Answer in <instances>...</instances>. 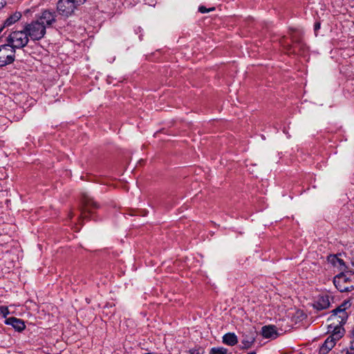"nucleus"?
<instances>
[{"label": "nucleus", "mask_w": 354, "mask_h": 354, "mask_svg": "<svg viewBox=\"0 0 354 354\" xmlns=\"http://www.w3.org/2000/svg\"><path fill=\"white\" fill-rule=\"evenodd\" d=\"M29 39L30 38L24 27L22 30L11 32L6 38L8 44L15 50V48L20 49L25 47Z\"/></svg>", "instance_id": "obj_1"}, {"label": "nucleus", "mask_w": 354, "mask_h": 354, "mask_svg": "<svg viewBox=\"0 0 354 354\" xmlns=\"http://www.w3.org/2000/svg\"><path fill=\"white\" fill-rule=\"evenodd\" d=\"M333 283L342 292L354 290V273H341L334 277Z\"/></svg>", "instance_id": "obj_2"}, {"label": "nucleus", "mask_w": 354, "mask_h": 354, "mask_svg": "<svg viewBox=\"0 0 354 354\" xmlns=\"http://www.w3.org/2000/svg\"><path fill=\"white\" fill-rule=\"evenodd\" d=\"M24 28L30 39L32 41L41 39L46 33L45 26L40 24L36 19L32 20L30 23L26 24Z\"/></svg>", "instance_id": "obj_3"}, {"label": "nucleus", "mask_w": 354, "mask_h": 354, "mask_svg": "<svg viewBox=\"0 0 354 354\" xmlns=\"http://www.w3.org/2000/svg\"><path fill=\"white\" fill-rule=\"evenodd\" d=\"M86 0H59L57 10L59 15L68 17L71 15L77 6L83 4Z\"/></svg>", "instance_id": "obj_4"}, {"label": "nucleus", "mask_w": 354, "mask_h": 354, "mask_svg": "<svg viewBox=\"0 0 354 354\" xmlns=\"http://www.w3.org/2000/svg\"><path fill=\"white\" fill-rule=\"evenodd\" d=\"M82 217H91L94 214V210L100 208V205L89 195L83 194L82 199Z\"/></svg>", "instance_id": "obj_5"}, {"label": "nucleus", "mask_w": 354, "mask_h": 354, "mask_svg": "<svg viewBox=\"0 0 354 354\" xmlns=\"http://www.w3.org/2000/svg\"><path fill=\"white\" fill-rule=\"evenodd\" d=\"M15 57V50L8 44L0 46V66L12 63Z\"/></svg>", "instance_id": "obj_6"}, {"label": "nucleus", "mask_w": 354, "mask_h": 354, "mask_svg": "<svg viewBox=\"0 0 354 354\" xmlns=\"http://www.w3.org/2000/svg\"><path fill=\"white\" fill-rule=\"evenodd\" d=\"M56 17L55 12L44 10L36 17V19L47 29L52 27L56 22Z\"/></svg>", "instance_id": "obj_7"}, {"label": "nucleus", "mask_w": 354, "mask_h": 354, "mask_svg": "<svg viewBox=\"0 0 354 354\" xmlns=\"http://www.w3.org/2000/svg\"><path fill=\"white\" fill-rule=\"evenodd\" d=\"M343 330L341 327H335L333 333L326 338L322 346L330 351L335 346L336 342L342 337Z\"/></svg>", "instance_id": "obj_8"}, {"label": "nucleus", "mask_w": 354, "mask_h": 354, "mask_svg": "<svg viewBox=\"0 0 354 354\" xmlns=\"http://www.w3.org/2000/svg\"><path fill=\"white\" fill-rule=\"evenodd\" d=\"M292 41L293 46L288 44L285 47L288 53L297 54L305 52L306 46L300 38L294 35L292 37Z\"/></svg>", "instance_id": "obj_9"}, {"label": "nucleus", "mask_w": 354, "mask_h": 354, "mask_svg": "<svg viewBox=\"0 0 354 354\" xmlns=\"http://www.w3.org/2000/svg\"><path fill=\"white\" fill-rule=\"evenodd\" d=\"M5 324L12 326L15 329L19 332L24 330L26 327L23 320L14 317L7 318L5 320Z\"/></svg>", "instance_id": "obj_10"}, {"label": "nucleus", "mask_w": 354, "mask_h": 354, "mask_svg": "<svg viewBox=\"0 0 354 354\" xmlns=\"http://www.w3.org/2000/svg\"><path fill=\"white\" fill-rule=\"evenodd\" d=\"M315 308L318 310H324L330 306V300L328 295L319 296L317 300L313 304Z\"/></svg>", "instance_id": "obj_11"}, {"label": "nucleus", "mask_w": 354, "mask_h": 354, "mask_svg": "<svg viewBox=\"0 0 354 354\" xmlns=\"http://www.w3.org/2000/svg\"><path fill=\"white\" fill-rule=\"evenodd\" d=\"M261 333L262 335L266 338L274 339L278 336L277 328L276 326L272 325L263 326L261 329Z\"/></svg>", "instance_id": "obj_12"}, {"label": "nucleus", "mask_w": 354, "mask_h": 354, "mask_svg": "<svg viewBox=\"0 0 354 354\" xmlns=\"http://www.w3.org/2000/svg\"><path fill=\"white\" fill-rule=\"evenodd\" d=\"M21 13L20 12H15L10 15L3 22L1 27H10L16 22H17L21 18Z\"/></svg>", "instance_id": "obj_13"}, {"label": "nucleus", "mask_w": 354, "mask_h": 354, "mask_svg": "<svg viewBox=\"0 0 354 354\" xmlns=\"http://www.w3.org/2000/svg\"><path fill=\"white\" fill-rule=\"evenodd\" d=\"M223 342L228 346H234L237 344L238 339L234 333H228L223 336Z\"/></svg>", "instance_id": "obj_14"}, {"label": "nucleus", "mask_w": 354, "mask_h": 354, "mask_svg": "<svg viewBox=\"0 0 354 354\" xmlns=\"http://www.w3.org/2000/svg\"><path fill=\"white\" fill-rule=\"evenodd\" d=\"M348 306V301L343 302L339 306H338L332 311L331 317L336 318V316L338 315V313L346 310Z\"/></svg>", "instance_id": "obj_15"}, {"label": "nucleus", "mask_w": 354, "mask_h": 354, "mask_svg": "<svg viewBox=\"0 0 354 354\" xmlns=\"http://www.w3.org/2000/svg\"><path fill=\"white\" fill-rule=\"evenodd\" d=\"M227 350L223 347L212 348L209 354H227Z\"/></svg>", "instance_id": "obj_16"}, {"label": "nucleus", "mask_w": 354, "mask_h": 354, "mask_svg": "<svg viewBox=\"0 0 354 354\" xmlns=\"http://www.w3.org/2000/svg\"><path fill=\"white\" fill-rule=\"evenodd\" d=\"M336 317L340 319V320H337L338 322L344 324L347 319L348 315L346 310H344L338 313V315L336 316Z\"/></svg>", "instance_id": "obj_17"}, {"label": "nucleus", "mask_w": 354, "mask_h": 354, "mask_svg": "<svg viewBox=\"0 0 354 354\" xmlns=\"http://www.w3.org/2000/svg\"><path fill=\"white\" fill-rule=\"evenodd\" d=\"M9 313H10V311L7 306H0V315H1L3 317H6Z\"/></svg>", "instance_id": "obj_18"}, {"label": "nucleus", "mask_w": 354, "mask_h": 354, "mask_svg": "<svg viewBox=\"0 0 354 354\" xmlns=\"http://www.w3.org/2000/svg\"><path fill=\"white\" fill-rule=\"evenodd\" d=\"M203 350L199 348H194L188 351V354H203Z\"/></svg>", "instance_id": "obj_19"}, {"label": "nucleus", "mask_w": 354, "mask_h": 354, "mask_svg": "<svg viewBox=\"0 0 354 354\" xmlns=\"http://www.w3.org/2000/svg\"><path fill=\"white\" fill-rule=\"evenodd\" d=\"M215 8H210L209 9L206 8L205 6H201L198 8V11L201 13H207L209 11H213L214 10Z\"/></svg>", "instance_id": "obj_20"}, {"label": "nucleus", "mask_w": 354, "mask_h": 354, "mask_svg": "<svg viewBox=\"0 0 354 354\" xmlns=\"http://www.w3.org/2000/svg\"><path fill=\"white\" fill-rule=\"evenodd\" d=\"M254 338L252 337L250 340H243V344L245 346V347L248 348L250 345L254 342Z\"/></svg>", "instance_id": "obj_21"}, {"label": "nucleus", "mask_w": 354, "mask_h": 354, "mask_svg": "<svg viewBox=\"0 0 354 354\" xmlns=\"http://www.w3.org/2000/svg\"><path fill=\"white\" fill-rule=\"evenodd\" d=\"M350 348L354 350V327L351 332V340L350 343Z\"/></svg>", "instance_id": "obj_22"}, {"label": "nucleus", "mask_w": 354, "mask_h": 354, "mask_svg": "<svg viewBox=\"0 0 354 354\" xmlns=\"http://www.w3.org/2000/svg\"><path fill=\"white\" fill-rule=\"evenodd\" d=\"M329 352L326 348H324L322 345L319 348V354H327Z\"/></svg>", "instance_id": "obj_23"}, {"label": "nucleus", "mask_w": 354, "mask_h": 354, "mask_svg": "<svg viewBox=\"0 0 354 354\" xmlns=\"http://www.w3.org/2000/svg\"><path fill=\"white\" fill-rule=\"evenodd\" d=\"M342 354H354V350L352 349H346L342 352Z\"/></svg>", "instance_id": "obj_24"}, {"label": "nucleus", "mask_w": 354, "mask_h": 354, "mask_svg": "<svg viewBox=\"0 0 354 354\" xmlns=\"http://www.w3.org/2000/svg\"><path fill=\"white\" fill-rule=\"evenodd\" d=\"M321 24L319 22L315 23L314 25V30L315 32H317L320 28Z\"/></svg>", "instance_id": "obj_25"}, {"label": "nucleus", "mask_w": 354, "mask_h": 354, "mask_svg": "<svg viewBox=\"0 0 354 354\" xmlns=\"http://www.w3.org/2000/svg\"><path fill=\"white\" fill-rule=\"evenodd\" d=\"M6 3V0H0V9L3 8Z\"/></svg>", "instance_id": "obj_26"}, {"label": "nucleus", "mask_w": 354, "mask_h": 354, "mask_svg": "<svg viewBox=\"0 0 354 354\" xmlns=\"http://www.w3.org/2000/svg\"><path fill=\"white\" fill-rule=\"evenodd\" d=\"M353 266H354V261L353 262Z\"/></svg>", "instance_id": "obj_27"}]
</instances>
